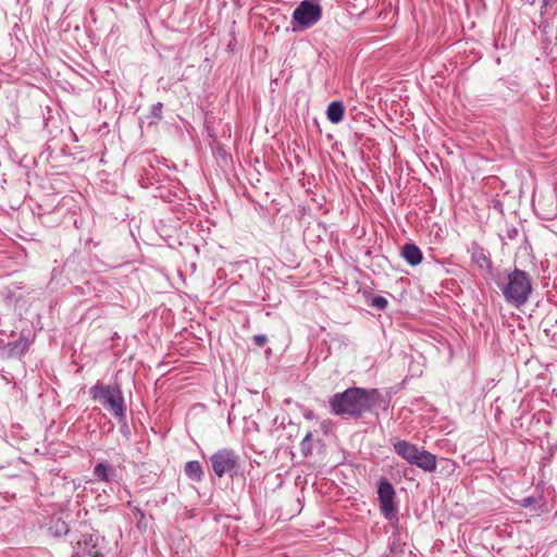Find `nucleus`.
Instances as JSON below:
<instances>
[{"label": "nucleus", "instance_id": "39448f33", "mask_svg": "<svg viewBox=\"0 0 557 557\" xmlns=\"http://www.w3.org/2000/svg\"><path fill=\"white\" fill-rule=\"evenodd\" d=\"M322 16V9L314 0H304L295 9L292 17L293 32H301L315 25Z\"/></svg>", "mask_w": 557, "mask_h": 557}, {"label": "nucleus", "instance_id": "f257e3e1", "mask_svg": "<svg viewBox=\"0 0 557 557\" xmlns=\"http://www.w3.org/2000/svg\"><path fill=\"white\" fill-rule=\"evenodd\" d=\"M374 396L375 391L348 388L343 393L335 394L330 399V406L335 414L358 417L372 407Z\"/></svg>", "mask_w": 557, "mask_h": 557}, {"label": "nucleus", "instance_id": "0eeeda50", "mask_svg": "<svg viewBox=\"0 0 557 557\" xmlns=\"http://www.w3.org/2000/svg\"><path fill=\"white\" fill-rule=\"evenodd\" d=\"M377 495L380 500V509L383 516L386 519L392 520L396 513V505L394 502L395 490L393 485L387 481L381 482L379 485Z\"/></svg>", "mask_w": 557, "mask_h": 557}, {"label": "nucleus", "instance_id": "9b49d317", "mask_svg": "<svg viewBox=\"0 0 557 557\" xmlns=\"http://www.w3.org/2000/svg\"><path fill=\"white\" fill-rule=\"evenodd\" d=\"M94 473L101 481H104V482L109 481V467L106 463L100 462V463L96 465V467L94 469Z\"/></svg>", "mask_w": 557, "mask_h": 557}, {"label": "nucleus", "instance_id": "1a4fd4ad", "mask_svg": "<svg viewBox=\"0 0 557 557\" xmlns=\"http://www.w3.org/2000/svg\"><path fill=\"white\" fill-rule=\"evenodd\" d=\"M345 108L342 102L333 101L329 104L326 110L327 120L334 124L343 121Z\"/></svg>", "mask_w": 557, "mask_h": 557}, {"label": "nucleus", "instance_id": "4468645a", "mask_svg": "<svg viewBox=\"0 0 557 557\" xmlns=\"http://www.w3.org/2000/svg\"><path fill=\"white\" fill-rule=\"evenodd\" d=\"M267 341H268V338L265 335H255L253 336V342L259 347H262L267 343Z\"/></svg>", "mask_w": 557, "mask_h": 557}, {"label": "nucleus", "instance_id": "ddd939ff", "mask_svg": "<svg viewBox=\"0 0 557 557\" xmlns=\"http://www.w3.org/2000/svg\"><path fill=\"white\" fill-rule=\"evenodd\" d=\"M372 306L379 309H384L387 306V300L384 297H374L372 300Z\"/></svg>", "mask_w": 557, "mask_h": 557}, {"label": "nucleus", "instance_id": "7ed1b4c3", "mask_svg": "<svg viewBox=\"0 0 557 557\" xmlns=\"http://www.w3.org/2000/svg\"><path fill=\"white\" fill-rule=\"evenodd\" d=\"M92 399L100 403L115 418H125V404L122 391L119 385L96 384L89 389Z\"/></svg>", "mask_w": 557, "mask_h": 557}, {"label": "nucleus", "instance_id": "423d86ee", "mask_svg": "<svg viewBox=\"0 0 557 557\" xmlns=\"http://www.w3.org/2000/svg\"><path fill=\"white\" fill-rule=\"evenodd\" d=\"M237 456L231 449H220L210 458L214 473L222 478L225 473L232 471L237 465Z\"/></svg>", "mask_w": 557, "mask_h": 557}, {"label": "nucleus", "instance_id": "f03ea898", "mask_svg": "<svg viewBox=\"0 0 557 557\" xmlns=\"http://www.w3.org/2000/svg\"><path fill=\"white\" fill-rule=\"evenodd\" d=\"M502 292L507 302L516 307L524 305L532 293L530 275L522 270H513L508 274L507 283L502 287Z\"/></svg>", "mask_w": 557, "mask_h": 557}, {"label": "nucleus", "instance_id": "20e7f679", "mask_svg": "<svg viewBox=\"0 0 557 557\" xmlns=\"http://www.w3.org/2000/svg\"><path fill=\"white\" fill-rule=\"evenodd\" d=\"M394 450L408 463L418 468L433 472L436 469V456L428 450L419 448L417 445L407 441H395L393 443Z\"/></svg>", "mask_w": 557, "mask_h": 557}, {"label": "nucleus", "instance_id": "f8f14e48", "mask_svg": "<svg viewBox=\"0 0 557 557\" xmlns=\"http://www.w3.org/2000/svg\"><path fill=\"white\" fill-rule=\"evenodd\" d=\"M311 438H312V434L309 432L306 434V436L301 441V450L305 454H307L311 449Z\"/></svg>", "mask_w": 557, "mask_h": 557}, {"label": "nucleus", "instance_id": "9d476101", "mask_svg": "<svg viewBox=\"0 0 557 557\" xmlns=\"http://www.w3.org/2000/svg\"><path fill=\"white\" fill-rule=\"evenodd\" d=\"M185 473L195 481H200L202 476V468L198 461H188L185 466Z\"/></svg>", "mask_w": 557, "mask_h": 557}, {"label": "nucleus", "instance_id": "6e6552de", "mask_svg": "<svg viewBox=\"0 0 557 557\" xmlns=\"http://www.w3.org/2000/svg\"><path fill=\"white\" fill-rule=\"evenodd\" d=\"M401 256L410 265H418L422 261V252L413 244H406L401 249Z\"/></svg>", "mask_w": 557, "mask_h": 557}]
</instances>
